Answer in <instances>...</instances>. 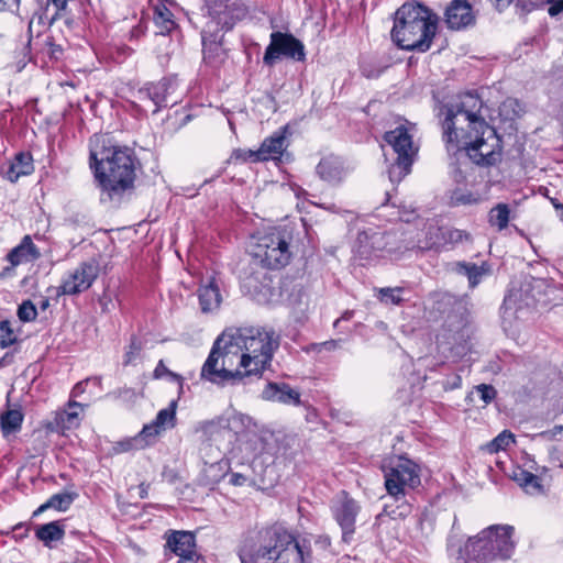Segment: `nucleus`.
I'll return each instance as SVG.
<instances>
[{"mask_svg": "<svg viewBox=\"0 0 563 563\" xmlns=\"http://www.w3.org/2000/svg\"><path fill=\"white\" fill-rule=\"evenodd\" d=\"M241 563H310L311 550L282 526L247 533L238 548Z\"/></svg>", "mask_w": 563, "mask_h": 563, "instance_id": "2", "label": "nucleus"}, {"mask_svg": "<svg viewBox=\"0 0 563 563\" xmlns=\"http://www.w3.org/2000/svg\"><path fill=\"white\" fill-rule=\"evenodd\" d=\"M235 346L228 339V334H220L201 367V379L225 386L235 385L247 377L244 369L239 366L240 358Z\"/></svg>", "mask_w": 563, "mask_h": 563, "instance_id": "7", "label": "nucleus"}, {"mask_svg": "<svg viewBox=\"0 0 563 563\" xmlns=\"http://www.w3.org/2000/svg\"><path fill=\"white\" fill-rule=\"evenodd\" d=\"M449 151H465L467 156L479 166H493L501 155V140L496 130L489 124L478 129L465 130L456 141L445 142Z\"/></svg>", "mask_w": 563, "mask_h": 563, "instance_id": "8", "label": "nucleus"}, {"mask_svg": "<svg viewBox=\"0 0 563 563\" xmlns=\"http://www.w3.org/2000/svg\"><path fill=\"white\" fill-rule=\"evenodd\" d=\"M317 174L329 184H340L347 174L344 162L334 155L323 157L317 165Z\"/></svg>", "mask_w": 563, "mask_h": 563, "instance_id": "22", "label": "nucleus"}, {"mask_svg": "<svg viewBox=\"0 0 563 563\" xmlns=\"http://www.w3.org/2000/svg\"><path fill=\"white\" fill-rule=\"evenodd\" d=\"M208 12L209 20L201 32L203 62L218 67L227 58L222 46L224 33L247 14V8L240 0H213Z\"/></svg>", "mask_w": 563, "mask_h": 563, "instance_id": "5", "label": "nucleus"}, {"mask_svg": "<svg viewBox=\"0 0 563 563\" xmlns=\"http://www.w3.org/2000/svg\"><path fill=\"white\" fill-rule=\"evenodd\" d=\"M510 208L507 203L499 202L488 212V223L498 231L505 230L510 221Z\"/></svg>", "mask_w": 563, "mask_h": 563, "instance_id": "33", "label": "nucleus"}, {"mask_svg": "<svg viewBox=\"0 0 563 563\" xmlns=\"http://www.w3.org/2000/svg\"><path fill=\"white\" fill-rule=\"evenodd\" d=\"M444 21L451 30H462L475 23V14L467 0H452L444 12Z\"/></svg>", "mask_w": 563, "mask_h": 563, "instance_id": "19", "label": "nucleus"}, {"mask_svg": "<svg viewBox=\"0 0 563 563\" xmlns=\"http://www.w3.org/2000/svg\"><path fill=\"white\" fill-rule=\"evenodd\" d=\"M361 71L366 78H376L379 76V73H380V71L373 70L372 68H368L366 65H362Z\"/></svg>", "mask_w": 563, "mask_h": 563, "instance_id": "55", "label": "nucleus"}, {"mask_svg": "<svg viewBox=\"0 0 563 563\" xmlns=\"http://www.w3.org/2000/svg\"><path fill=\"white\" fill-rule=\"evenodd\" d=\"M199 305L202 312L217 310L222 301L217 279L211 276L202 282L198 289Z\"/></svg>", "mask_w": 563, "mask_h": 563, "instance_id": "23", "label": "nucleus"}, {"mask_svg": "<svg viewBox=\"0 0 563 563\" xmlns=\"http://www.w3.org/2000/svg\"><path fill=\"white\" fill-rule=\"evenodd\" d=\"M230 161L234 162H252L257 163L262 162L261 155L258 154V150H244V148H238L234 150L230 156Z\"/></svg>", "mask_w": 563, "mask_h": 563, "instance_id": "42", "label": "nucleus"}, {"mask_svg": "<svg viewBox=\"0 0 563 563\" xmlns=\"http://www.w3.org/2000/svg\"><path fill=\"white\" fill-rule=\"evenodd\" d=\"M286 128L266 137L258 148L262 162L279 159L286 148Z\"/></svg>", "mask_w": 563, "mask_h": 563, "instance_id": "24", "label": "nucleus"}, {"mask_svg": "<svg viewBox=\"0 0 563 563\" xmlns=\"http://www.w3.org/2000/svg\"><path fill=\"white\" fill-rule=\"evenodd\" d=\"M198 560V556H179V560L177 563H196Z\"/></svg>", "mask_w": 563, "mask_h": 563, "instance_id": "59", "label": "nucleus"}, {"mask_svg": "<svg viewBox=\"0 0 563 563\" xmlns=\"http://www.w3.org/2000/svg\"><path fill=\"white\" fill-rule=\"evenodd\" d=\"M89 383H93L95 385H100L101 384V379L99 377H93V378H88V379H85L82 382L77 383L74 386L73 390H71V396L73 397H78L81 394H84L85 390H86V386Z\"/></svg>", "mask_w": 563, "mask_h": 563, "instance_id": "47", "label": "nucleus"}, {"mask_svg": "<svg viewBox=\"0 0 563 563\" xmlns=\"http://www.w3.org/2000/svg\"><path fill=\"white\" fill-rule=\"evenodd\" d=\"M174 89L173 81L163 78L157 82H151L140 88L135 98L141 102H151L153 104L152 113H157L162 108L167 107L168 96Z\"/></svg>", "mask_w": 563, "mask_h": 563, "instance_id": "16", "label": "nucleus"}, {"mask_svg": "<svg viewBox=\"0 0 563 563\" xmlns=\"http://www.w3.org/2000/svg\"><path fill=\"white\" fill-rule=\"evenodd\" d=\"M80 410H82L81 404L69 400L67 409L55 411L52 419L44 423V428L53 433H64L66 430L74 429L79 426Z\"/></svg>", "mask_w": 563, "mask_h": 563, "instance_id": "18", "label": "nucleus"}, {"mask_svg": "<svg viewBox=\"0 0 563 563\" xmlns=\"http://www.w3.org/2000/svg\"><path fill=\"white\" fill-rule=\"evenodd\" d=\"M421 483L419 466L407 457H398L385 472V487L395 500L405 496V489L416 488Z\"/></svg>", "mask_w": 563, "mask_h": 563, "instance_id": "11", "label": "nucleus"}, {"mask_svg": "<svg viewBox=\"0 0 563 563\" xmlns=\"http://www.w3.org/2000/svg\"><path fill=\"white\" fill-rule=\"evenodd\" d=\"M176 408L177 401L173 400L167 408L159 410L155 420L150 424H145L139 437L133 440L135 446L142 441H145V444H150L161 431L173 428L176 421Z\"/></svg>", "mask_w": 563, "mask_h": 563, "instance_id": "17", "label": "nucleus"}, {"mask_svg": "<svg viewBox=\"0 0 563 563\" xmlns=\"http://www.w3.org/2000/svg\"><path fill=\"white\" fill-rule=\"evenodd\" d=\"M280 57L302 62L306 58L303 44L292 34L273 32L271 42L265 49L263 63L267 66H274Z\"/></svg>", "mask_w": 563, "mask_h": 563, "instance_id": "13", "label": "nucleus"}, {"mask_svg": "<svg viewBox=\"0 0 563 563\" xmlns=\"http://www.w3.org/2000/svg\"><path fill=\"white\" fill-rule=\"evenodd\" d=\"M77 497L78 494L75 492H63L54 494L33 512V516H38L47 509L66 511Z\"/></svg>", "mask_w": 563, "mask_h": 563, "instance_id": "29", "label": "nucleus"}, {"mask_svg": "<svg viewBox=\"0 0 563 563\" xmlns=\"http://www.w3.org/2000/svg\"><path fill=\"white\" fill-rule=\"evenodd\" d=\"M554 207L556 209L558 216L563 220V205L555 203Z\"/></svg>", "mask_w": 563, "mask_h": 563, "instance_id": "61", "label": "nucleus"}, {"mask_svg": "<svg viewBox=\"0 0 563 563\" xmlns=\"http://www.w3.org/2000/svg\"><path fill=\"white\" fill-rule=\"evenodd\" d=\"M514 527L494 525L468 538L464 545L454 537L448 539V554L451 563H493L511 558L515 551Z\"/></svg>", "mask_w": 563, "mask_h": 563, "instance_id": "3", "label": "nucleus"}, {"mask_svg": "<svg viewBox=\"0 0 563 563\" xmlns=\"http://www.w3.org/2000/svg\"><path fill=\"white\" fill-rule=\"evenodd\" d=\"M18 317L23 322L34 321L37 317V310L31 300H24L18 308Z\"/></svg>", "mask_w": 563, "mask_h": 563, "instance_id": "43", "label": "nucleus"}, {"mask_svg": "<svg viewBox=\"0 0 563 563\" xmlns=\"http://www.w3.org/2000/svg\"><path fill=\"white\" fill-rule=\"evenodd\" d=\"M142 349H143L142 341L139 338H136L135 335H133L130 340V344L124 354L123 365L128 366V365L132 364L136 360V357L140 355V352L142 351Z\"/></svg>", "mask_w": 563, "mask_h": 563, "instance_id": "41", "label": "nucleus"}, {"mask_svg": "<svg viewBox=\"0 0 563 563\" xmlns=\"http://www.w3.org/2000/svg\"><path fill=\"white\" fill-rule=\"evenodd\" d=\"M551 5L548 9V13L551 16H555L563 12V0H548Z\"/></svg>", "mask_w": 563, "mask_h": 563, "instance_id": "50", "label": "nucleus"}, {"mask_svg": "<svg viewBox=\"0 0 563 563\" xmlns=\"http://www.w3.org/2000/svg\"><path fill=\"white\" fill-rule=\"evenodd\" d=\"M23 413L20 408H8L0 415V428L2 434L8 437L14 434L21 430L23 422Z\"/></svg>", "mask_w": 563, "mask_h": 563, "instance_id": "31", "label": "nucleus"}, {"mask_svg": "<svg viewBox=\"0 0 563 563\" xmlns=\"http://www.w3.org/2000/svg\"><path fill=\"white\" fill-rule=\"evenodd\" d=\"M415 125L407 120L384 134V140L397 154V158L388 169L393 184H399L410 172L418 148L413 146L411 130Z\"/></svg>", "mask_w": 563, "mask_h": 563, "instance_id": "10", "label": "nucleus"}, {"mask_svg": "<svg viewBox=\"0 0 563 563\" xmlns=\"http://www.w3.org/2000/svg\"><path fill=\"white\" fill-rule=\"evenodd\" d=\"M90 167L101 188V200L120 202L134 188L137 159L128 146L113 144L108 135L90 139Z\"/></svg>", "mask_w": 563, "mask_h": 563, "instance_id": "1", "label": "nucleus"}, {"mask_svg": "<svg viewBox=\"0 0 563 563\" xmlns=\"http://www.w3.org/2000/svg\"><path fill=\"white\" fill-rule=\"evenodd\" d=\"M153 376L155 379L168 377L170 380L176 382L179 385L180 389L183 388V384H184L183 377L179 374L174 373L170 369H168L163 360L158 361V363L154 369Z\"/></svg>", "mask_w": 563, "mask_h": 563, "instance_id": "40", "label": "nucleus"}, {"mask_svg": "<svg viewBox=\"0 0 563 563\" xmlns=\"http://www.w3.org/2000/svg\"><path fill=\"white\" fill-rule=\"evenodd\" d=\"M462 384V378L460 375H454L451 379H446L443 383L444 388L448 389H455L459 388Z\"/></svg>", "mask_w": 563, "mask_h": 563, "instance_id": "51", "label": "nucleus"}, {"mask_svg": "<svg viewBox=\"0 0 563 563\" xmlns=\"http://www.w3.org/2000/svg\"><path fill=\"white\" fill-rule=\"evenodd\" d=\"M51 1L54 4V7H56V9L58 11L65 10L67 7V3H68V0H51Z\"/></svg>", "mask_w": 563, "mask_h": 563, "instance_id": "58", "label": "nucleus"}, {"mask_svg": "<svg viewBox=\"0 0 563 563\" xmlns=\"http://www.w3.org/2000/svg\"><path fill=\"white\" fill-rule=\"evenodd\" d=\"M16 342V336L9 320L0 321V347L7 349Z\"/></svg>", "mask_w": 563, "mask_h": 563, "instance_id": "38", "label": "nucleus"}, {"mask_svg": "<svg viewBox=\"0 0 563 563\" xmlns=\"http://www.w3.org/2000/svg\"><path fill=\"white\" fill-rule=\"evenodd\" d=\"M516 298H517V295L514 292L506 296L501 308L505 310H510V309L516 308Z\"/></svg>", "mask_w": 563, "mask_h": 563, "instance_id": "52", "label": "nucleus"}, {"mask_svg": "<svg viewBox=\"0 0 563 563\" xmlns=\"http://www.w3.org/2000/svg\"><path fill=\"white\" fill-rule=\"evenodd\" d=\"M340 342H341V340H330V341L322 342V343H320V350L324 349L327 351H334L340 346Z\"/></svg>", "mask_w": 563, "mask_h": 563, "instance_id": "53", "label": "nucleus"}, {"mask_svg": "<svg viewBox=\"0 0 563 563\" xmlns=\"http://www.w3.org/2000/svg\"><path fill=\"white\" fill-rule=\"evenodd\" d=\"M65 536L63 520L51 521L35 528V537L47 548H53L54 542L60 541Z\"/></svg>", "mask_w": 563, "mask_h": 563, "instance_id": "26", "label": "nucleus"}, {"mask_svg": "<svg viewBox=\"0 0 563 563\" xmlns=\"http://www.w3.org/2000/svg\"><path fill=\"white\" fill-rule=\"evenodd\" d=\"M476 394L481 397L485 405L489 404L496 397V389L492 385L481 384L475 388Z\"/></svg>", "mask_w": 563, "mask_h": 563, "instance_id": "46", "label": "nucleus"}, {"mask_svg": "<svg viewBox=\"0 0 563 563\" xmlns=\"http://www.w3.org/2000/svg\"><path fill=\"white\" fill-rule=\"evenodd\" d=\"M109 396H112L113 398L125 404H134L139 397V394L134 388L123 387L112 391Z\"/></svg>", "mask_w": 563, "mask_h": 563, "instance_id": "44", "label": "nucleus"}, {"mask_svg": "<svg viewBox=\"0 0 563 563\" xmlns=\"http://www.w3.org/2000/svg\"><path fill=\"white\" fill-rule=\"evenodd\" d=\"M404 288L400 287H386L378 290V298L384 303L399 305L402 301L401 292Z\"/></svg>", "mask_w": 563, "mask_h": 563, "instance_id": "39", "label": "nucleus"}, {"mask_svg": "<svg viewBox=\"0 0 563 563\" xmlns=\"http://www.w3.org/2000/svg\"><path fill=\"white\" fill-rule=\"evenodd\" d=\"M236 345L239 366L247 377L260 375L279 345V335L272 328L250 327L223 332Z\"/></svg>", "mask_w": 563, "mask_h": 563, "instance_id": "6", "label": "nucleus"}, {"mask_svg": "<svg viewBox=\"0 0 563 563\" xmlns=\"http://www.w3.org/2000/svg\"><path fill=\"white\" fill-rule=\"evenodd\" d=\"M98 275L99 265L95 261L84 262L64 277L57 295H79L91 287Z\"/></svg>", "mask_w": 563, "mask_h": 563, "instance_id": "15", "label": "nucleus"}, {"mask_svg": "<svg viewBox=\"0 0 563 563\" xmlns=\"http://www.w3.org/2000/svg\"><path fill=\"white\" fill-rule=\"evenodd\" d=\"M46 44L49 46V55L57 58V53H62V47L53 42V38H48Z\"/></svg>", "mask_w": 563, "mask_h": 563, "instance_id": "54", "label": "nucleus"}, {"mask_svg": "<svg viewBox=\"0 0 563 563\" xmlns=\"http://www.w3.org/2000/svg\"><path fill=\"white\" fill-rule=\"evenodd\" d=\"M479 200L481 198L477 194L463 189L453 190L450 197V203L455 207L476 205Z\"/></svg>", "mask_w": 563, "mask_h": 563, "instance_id": "35", "label": "nucleus"}, {"mask_svg": "<svg viewBox=\"0 0 563 563\" xmlns=\"http://www.w3.org/2000/svg\"><path fill=\"white\" fill-rule=\"evenodd\" d=\"M394 234L390 232L387 233H374L372 235L360 234L358 242L362 244L363 242H368L374 249H385L388 252L398 251L400 247L394 246L391 244V240Z\"/></svg>", "mask_w": 563, "mask_h": 563, "instance_id": "34", "label": "nucleus"}, {"mask_svg": "<svg viewBox=\"0 0 563 563\" xmlns=\"http://www.w3.org/2000/svg\"><path fill=\"white\" fill-rule=\"evenodd\" d=\"M262 398L288 406H299L300 393L286 383H268L262 391Z\"/></svg>", "mask_w": 563, "mask_h": 563, "instance_id": "21", "label": "nucleus"}, {"mask_svg": "<svg viewBox=\"0 0 563 563\" xmlns=\"http://www.w3.org/2000/svg\"><path fill=\"white\" fill-rule=\"evenodd\" d=\"M483 107V100L473 92L462 95L456 103L442 106L438 115L441 120L443 141H456V135L461 134L464 123H466L465 130L488 124L482 114Z\"/></svg>", "mask_w": 563, "mask_h": 563, "instance_id": "9", "label": "nucleus"}, {"mask_svg": "<svg viewBox=\"0 0 563 563\" xmlns=\"http://www.w3.org/2000/svg\"><path fill=\"white\" fill-rule=\"evenodd\" d=\"M165 548L177 556H198L196 551V538L190 531L169 530L165 533Z\"/></svg>", "mask_w": 563, "mask_h": 563, "instance_id": "20", "label": "nucleus"}, {"mask_svg": "<svg viewBox=\"0 0 563 563\" xmlns=\"http://www.w3.org/2000/svg\"><path fill=\"white\" fill-rule=\"evenodd\" d=\"M454 271L463 276H466L471 288L476 287L484 275L488 273L486 264L477 265L470 262L455 263Z\"/></svg>", "mask_w": 563, "mask_h": 563, "instance_id": "30", "label": "nucleus"}, {"mask_svg": "<svg viewBox=\"0 0 563 563\" xmlns=\"http://www.w3.org/2000/svg\"><path fill=\"white\" fill-rule=\"evenodd\" d=\"M489 1L493 2L498 10H503L511 3V0H489Z\"/></svg>", "mask_w": 563, "mask_h": 563, "instance_id": "56", "label": "nucleus"}, {"mask_svg": "<svg viewBox=\"0 0 563 563\" xmlns=\"http://www.w3.org/2000/svg\"><path fill=\"white\" fill-rule=\"evenodd\" d=\"M119 444H120L122 451H128L132 448V444L130 442H125V443L121 442Z\"/></svg>", "mask_w": 563, "mask_h": 563, "instance_id": "63", "label": "nucleus"}, {"mask_svg": "<svg viewBox=\"0 0 563 563\" xmlns=\"http://www.w3.org/2000/svg\"><path fill=\"white\" fill-rule=\"evenodd\" d=\"M411 510V507L409 504L402 503L400 506L397 507V509H390L389 505H385L383 512L379 514V517L386 515L388 517H391L393 519H396L398 517H406L409 515Z\"/></svg>", "mask_w": 563, "mask_h": 563, "instance_id": "45", "label": "nucleus"}, {"mask_svg": "<svg viewBox=\"0 0 563 563\" xmlns=\"http://www.w3.org/2000/svg\"><path fill=\"white\" fill-rule=\"evenodd\" d=\"M255 257L267 268L278 269L284 267L290 258L288 239L280 231L260 238L256 244Z\"/></svg>", "mask_w": 563, "mask_h": 563, "instance_id": "12", "label": "nucleus"}, {"mask_svg": "<svg viewBox=\"0 0 563 563\" xmlns=\"http://www.w3.org/2000/svg\"><path fill=\"white\" fill-rule=\"evenodd\" d=\"M34 170L32 156L27 153H19L5 172V178L16 183L21 176L31 175Z\"/></svg>", "mask_w": 563, "mask_h": 563, "instance_id": "27", "label": "nucleus"}, {"mask_svg": "<svg viewBox=\"0 0 563 563\" xmlns=\"http://www.w3.org/2000/svg\"><path fill=\"white\" fill-rule=\"evenodd\" d=\"M438 231L441 232V235H442V239L445 243H449V244H459V243H462L464 241H470L471 238H470V234L463 230H459V229H438Z\"/></svg>", "mask_w": 563, "mask_h": 563, "instance_id": "37", "label": "nucleus"}, {"mask_svg": "<svg viewBox=\"0 0 563 563\" xmlns=\"http://www.w3.org/2000/svg\"><path fill=\"white\" fill-rule=\"evenodd\" d=\"M331 511L342 530L343 541L350 542L355 533L356 517L361 511L360 503L342 490L332 501Z\"/></svg>", "mask_w": 563, "mask_h": 563, "instance_id": "14", "label": "nucleus"}, {"mask_svg": "<svg viewBox=\"0 0 563 563\" xmlns=\"http://www.w3.org/2000/svg\"><path fill=\"white\" fill-rule=\"evenodd\" d=\"M154 22L158 29V32L156 33V35L166 36L176 27V23L174 21V14L165 5V3L158 4L155 7Z\"/></svg>", "mask_w": 563, "mask_h": 563, "instance_id": "32", "label": "nucleus"}, {"mask_svg": "<svg viewBox=\"0 0 563 563\" xmlns=\"http://www.w3.org/2000/svg\"><path fill=\"white\" fill-rule=\"evenodd\" d=\"M358 252H360V254H361L362 256H365V257L369 256V252L366 250V247H365V246H362V245H361V247H360Z\"/></svg>", "mask_w": 563, "mask_h": 563, "instance_id": "64", "label": "nucleus"}, {"mask_svg": "<svg viewBox=\"0 0 563 563\" xmlns=\"http://www.w3.org/2000/svg\"><path fill=\"white\" fill-rule=\"evenodd\" d=\"M147 31V24L143 21H140L135 26L131 29L129 32V41H139L141 37L145 35Z\"/></svg>", "mask_w": 563, "mask_h": 563, "instance_id": "48", "label": "nucleus"}, {"mask_svg": "<svg viewBox=\"0 0 563 563\" xmlns=\"http://www.w3.org/2000/svg\"><path fill=\"white\" fill-rule=\"evenodd\" d=\"M563 431V426H555L550 432L553 437L561 433Z\"/></svg>", "mask_w": 563, "mask_h": 563, "instance_id": "62", "label": "nucleus"}, {"mask_svg": "<svg viewBox=\"0 0 563 563\" xmlns=\"http://www.w3.org/2000/svg\"><path fill=\"white\" fill-rule=\"evenodd\" d=\"M511 478L530 495L543 494V485L540 477L521 467H517L512 472Z\"/></svg>", "mask_w": 563, "mask_h": 563, "instance_id": "28", "label": "nucleus"}, {"mask_svg": "<svg viewBox=\"0 0 563 563\" xmlns=\"http://www.w3.org/2000/svg\"><path fill=\"white\" fill-rule=\"evenodd\" d=\"M316 543L319 544L322 549H327L330 547L331 541L329 537H319Z\"/></svg>", "mask_w": 563, "mask_h": 563, "instance_id": "57", "label": "nucleus"}, {"mask_svg": "<svg viewBox=\"0 0 563 563\" xmlns=\"http://www.w3.org/2000/svg\"><path fill=\"white\" fill-rule=\"evenodd\" d=\"M41 310H46L49 307V299L47 297H42L38 302Z\"/></svg>", "mask_w": 563, "mask_h": 563, "instance_id": "60", "label": "nucleus"}, {"mask_svg": "<svg viewBox=\"0 0 563 563\" xmlns=\"http://www.w3.org/2000/svg\"><path fill=\"white\" fill-rule=\"evenodd\" d=\"M511 443H515V437L510 431L504 430L486 445L489 453H497L506 450Z\"/></svg>", "mask_w": 563, "mask_h": 563, "instance_id": "36", "label": "nucleus"}, {"mask_svg": "<svg viewBox=\"0 0 563 563\" xmlns=\"http://www.w3.org/2000/svg\"><path fill=\"white\" fill-rule=\"evenodd\" d=\"M229 482L234 486H243L245 484H253L254 479L242 473H231Z\"/></svg>", "mask_w": 563, "mask_h": 563, "instance_id": "49", "label": "nucleus"}, {"mask_svg": "<svg viewBox=\"0 0 563 563\" xmlns=\"http://www.w3.org/2000/svg\"><path fill=\"white\" fill-rule=\"evenodd\" d=\"M41 256L38 249L33 243L31 236L25 235L21 243L13 247L7 255L8 261L18 266L37 260Z\"/></svg>", "mask_w": 563, "mask_h": 563, "instance_id": "25", "label": "nucleus"}, {"mask_svg": "<svg viewBox=\"0 0 563 563\" xmlns=\"http://www.w3.org/2000/svg\"><path fill=\"white\" fill-rule=\"evenodd\" d=\"M438 29V15L418 2L404 3L394 14L391 41L401 49L424 53Z\"/></svg>", "mask_w": 563, "mask_h": 563, "instance_id": "4", "label": "nucleus"}]
</instances>
